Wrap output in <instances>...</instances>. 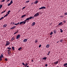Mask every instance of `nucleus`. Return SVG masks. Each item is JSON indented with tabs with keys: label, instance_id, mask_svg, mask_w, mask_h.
Segmentation results:
<instances>
[{
	"label": "nucleus",
	"instance_id": "nucleus-55",
	"mask_svg": "<svg viewBox=\"0 0 67 67\" xmlns=\"http://www.w3.org/2000/svg\"><path fill=\"white\" fill-rule=\"evenodd\" d=\"M5 11H6L5 10L3 12H4H4H5Z\"/></svg>",
	"mask_w": 67,
	"mask_h": 67
},
{
	"label": "nucleus",
	"instance_id": "nucleus-25",
	"mask_svg": "<svg viewBox=\"0 0 67 67\" xmlns=\"http://www.w3.org/2000/svg\"><path fill=\"white\" fill-rule=\"evenodd\" d=\"M60 32H61V33H62V32H63V30H62V29H60Z\"/></svg>",
	"mask_w": 67,
	"mask_h": 67
},
{
	"label": "nucleus",
	"instance_id": "nucleus-23",
	"mask_svg": "<svg viewBox=\"0 0 67 67\" xmlns=\"http://www.w3.org/2000/svg\"><path fill=\"white\" fill-rule=\"evenodd\" d=\"M8 14H7L6 15H5V16H4V18H5V16H8Z\"/></svg>",
	"mask_w": 67,
	"mask_h": 67
},
{
	"label": "nucleus",
	"instance_id": "nucleus-3",
	"mask_svg": "<svg viewBox=\"0 0 67 67\" xmlns=\"http://www.w3.org/2000/svg\"><path fill=\"white\" fill-rule=\"evenodd\" d=\"M38 15H39V13H37L34 15V17H36V16H38Z\"/></svg>",
	"mask_w": 67,
	"mask_h": 67
},
{
	"label": "nucleus",
	"instance_id": "nucleus-26",
	"mask_svg": "<svg viewBox=\"0 0 67 67\" xmlns=\"http://www.w3.org/2000/svg\"><path fill=\"white\" fill-rule=\"evenodd\" d=\"M22 22H23V24H25L26 23V22H25L24 21Z\"/></svg>",
	"mask_w": 67,
	"mask_h": 67
},
{
	"label": "nucleus",
	"instance_id": "nucleus-60",
	"mask_svg": "<svg viewBox=\"0 0 67 67\" xmlns=\"http://www.w3.org/2000/svg\"><path fill=\"white\" fill-rule=\"evenodd\" d=\"M31 61H32V62H33V60H31Z\"/></svg>",
	"mask_w": 67,
	"mask_h": 67
},
{
	"label": "nucleus",
	"instance_id": "nucleus-49",
	"mask_svg": "<svg viewBox=\"0 0 67 67\" xmlns=\"http://www.w3.org/2000/svg\"><path fill=\"white\" fill-rule=\"evenodd\" d=\"M8 54H9V55H10V54H11V53H10V52H8Z\"/></svg>",
	"mask_w": 67,
	"mask_h": 67
},
{
	"label": "nucleus",
	"instance_id": "nucleus-14",
	"mask_svg": "<svg viewBox=\"0 0 67 67\" xmlns=\"http://www.w3.org/2000/svg\"><path fill=\"white\" fill-rule=\"evenodd\" d=\"M14 38L13 37L11 39V40L12 41H14Z\"/></svg>",
	"mask_w": 67,
	"mask_h": 67
},
{
	"label": "nucleus",
	"instance_id": "nucleus-41",
	"mask_svg": "<svg viewBox=\"0 0 67 67\" xmlns=\"http://www.w3.org/2000/svg\"><path fill=\"white\" fill-rule=\"evenodd\" d=\"M2 60V58H1L0 57V61Z\"/></svg>",
	"mask_w": 67,
	"mask_h": 67
},
{
	"label": "nucleus",
	"instance_id": "nucleus-27",
	"mask_svg": "<svg viewBox=\"0 0 67 67\" xmlns=\"http://www.w3.org/2000/svg\"><path fill=\"white\" fill-rule=\"evenodd\" d=\"M10 3H11V4H12L13 3V1H11Z\"/></svg>",
	"mask_w": 67,
	"mask_h": 67
},
{
	"label": "nucleus",
	"instance_id": "nucleus-54",
	"mask_svg": "<svg viewBox=\"0 0 67 67\" xmlns=\"http://www.w3.org/2000/svg\"><path fill=\"white\" fill-rule=\"evenodd\" d=\"M8 53H10V51H8Z\"/></svg>",
	"mask_w": 67,
	"mask_h": 67
},
{
	"label": "nucleus",
	"instance_id": "nucleus-16",
	"mask_svg": "<svg viewBox=\"0 0 67 67\" xmlns=\"http://www.w3.org/2000/svg\"><path fill=\"white\" fill-rule=\"evenodd\" d=\"M7 26V25L6 24H4L3 25V26L4 27H5Z\"/></svg>",
	"mask_w": 67,
	"mask_h": 67
},
{
	"label": "nucleus",
	"instance_id": "nucleus-17",
	"mask_svg": "<svg viewBox=\"0 0 67 67\" xmlns=\"http://www.w3.org/2000/svg\"><path fill=\"white\" fill-rule=\"evenodd\" d=\"M62 24H63V23L62 22L59 23V24L58 25H62Z\"/></svg>",
	"mask_w": 67,
	"mask_h": 67
},
{
	"label": "nucleus",
	"instance_id": "nucleus-39",
	"mask_svg": "<svg viewBox=\"0 0 67 67\" xmlns=\"http://www.w3.org/2000/svg\"><path fill=\"white\" fill-rule=\"evenodd\" d=\"M5 0H3V1H2L1 2H4L5 1Z\"/></svg>",
	"mask_w": 67,
	"mask_h": 67
},
{
	"label": "nucleus",
	"instance_id": "nucleus-22",
	"mask_svg": "<svg viewBox=\"0 0 67 67\" xmlns=\"http://www.w3.org/2000/svg\"><path fill=\"white\" fill-rule=\"evenodd\" d=\"M21 49H22V47H20L18 48V50H19V51H20Z\"/></svg>",
	"mask_w": 67,
	"mask_h": 67
},
{
	"label": "nucleus",
	"instance_id": "nucleus-1",
	"mask_svg": "<svg viewBox=\"0 0 67 67\" xmlns=\"http://www.w3.org/2000/svg\"><path fill=\"white\" fill-rule=\"evenodd\" d=\"M32 18H33V19L34 18V16H30L29 18H27L24 21L26 23V22L27 21H29L30 20H31V19H32Z\"/></svg>",
	"mask_w": 67,
	"mask_h": 67
},
{
	"label": "nucleus",
	"instance_id": "nucleus-28",
	"mask_svg": "<svg viewBox=\"0 0 67 67\" xmlns=\"http://www.w3.org/2000/svg\"><path fill=\"white\" fill-rule=\"evenodd\" d=\"M53 34V32L52 31L50 34V35H52Z\"/></svg>",
	"mask_w": 67,
	"mask_h": 67
},
{
	"label": "nucleus",
	"instance_id": "nucleus-15",
	"mask_svg": "<svg viewBox=\"0 0 67 67\" xmlns=\"http://www.w3.org/2000/svg\"><path fill=\"white\" fill-rule=\"evenodd\" d=\"M11 12V11L10 10H9L7 12V13L8 14H10V12Z\"/></svg>",
	"mask_w": 67,
	"mask_h": 67
},
{
	"label": "nucleus",
	"instance_id": "nucleus-40",
	"mask_svg": "<svg viewBox=\"0 0 67 67\" xmlns=\"http://www.w3.org/2000/svg\"><path fill=\"white\" fill-rule=\"evenodd\" d=\"M3 18H4L3 17H2L1 19H0V20H2V19H3Z\"/></svg>",
	"mask_w": 67,
	"mask_h": 67
},
{
	"label": "nucleus",
	"instance_id": "nucleus-51",
	"mask_svg": "<svg viewBox=\"0 0 67 67\" xmlns=\"http://www.w3.org/2000/svg\"><path fill=\"white\" fill-rule=\"evenodd\" d=\"M16 32H15L14 33V35H15V34H16Z\"/></svg>",
	"mask_w": 67,
	"mask_h": 67
},
{
	"label": "nucleus",
	"instance_id": "nucleus-61",
	"mask_svg": "<svg viewBox=\"0 0 67 67\" xmlns=\"http://www.w3.org/2000/svg\"><path fill=\"white\" fill-rule=\"evenodd\" d=\"M26 67H29V66H26Z\"/></svg>",
	"mask_w": 67,
	"mask_h": 67
},
{
	"label": "nucleus",
	"instance_id": "nucleus-50",
	"mask_svg": "<svg viewBox=\"0 0 67 67\" xmlns=\"http://www.w3.org/2000/svg\"><path fill=\"white\" fill-rule=\"evenodd\" d=\"M14 24H15V23H14V22H13V25Z\"/></svg>",
	"mask_w": 67,
	"mask_h": 67
},
{
	"label": "nucleus",
	"instance_id": "nucleus-58",
	"mask_svg": "<svg viewBox=\"0 0 67 67\" xmlns=\"http://www.w3.org/2000/svg\"><path fill=\"white\" fill-rule=\"evenodd\" d=\"M58 42H59V41L57 42V43H58Z\"/></svg>",
	"mask_w": 67,
	"mask_h": 67
},
{
	"label": "nucleus",
	"instance_id": "nucleus-24",
	"mask_svg": "<svg viewBox=\"0 0 67 67\" xmlns=\"http://www.w3.org/2000/svg\"><path fill=\"white\" fill-rule=\"evenodd\" d=\"M28 65V64H27V63H26L25 64V67H26V66H27V65Z\"/></svg>",
	"mask_w": 67,
	"mask_h": 67
},
{
	"label": "nucleus",
	"instance_id": "nucleus-62",
	"mask_svg": "<svg viewBox=\"0 0 67 67\" xmlns=\"http://www.w3.org/2000/svg\"><path fill=\"white\" fill-rule=\"evenodd\" d=\"M60 17H61V18H63V16H61Z\"/></svg>",
	"mask_w": 67,
	"mask_h": 67
},
{
	"label": "nucleus",
	"instance_id": "nucleus-46",
	"mask_svg": "<svg viewBox=\"0 0 67 67\" xmlns=\"http://www.w3.org/2000/svg\"><path fill=\"white\" fill-rule=\"evenodd\" d=\"M5 61H7V59L5 58Z\"/></svg>",
	"mask_w": 67,
	"mask_h": 67
},
{
	"label": "nucleus",
	"instance_id": "nucleus-7",
	"mask_svg": "<svg viewBox=\"0 0 67 67\" xmlns=\"http://www.w3.org/2000/svg\"><path fill=\"white\" fill-rule=\"evenodd\" d=\"M16 27V26H14L13 27H12L10 29V30H11L12 29H15Z\"/></svg>",
	"mask_w": 67,
	"mask_h": 67
},
{
	"label": "nucleus",
	"instance_id": "nucleus-10",
	"mask_svg": "<svg viewBox=\"0 0 67 67\" xmlns=\"http://www.w3.org/2000/svg\"><path fill=\"white\" fill-rule=\"evenodd\" d=\"M35 22H33L32 23V26H34L35 25Z\"/></svg>",
	"mask_w": 67,
	"mask_h": 67
},
{
	"label": "nucleus",
	"instance_id": "nucleus-43",
	"mask_svg": "<svg viewBox=\"0 0 67 67\" xmlns=\"http://www.w3.org/2000/svg\"><path fill=\"white\" fill-rule=\"evenodd\" d=\"M41 44L39 46V48H40V47H41Z\"/></svg>",
	"mask_w": 67,
	"mask_h": 67
},
{
	"label": "nucleus",
	"instance_id": "nucleus-52",
	"mask_svg": "<svg viewBox=\"0 0 67 67\" xmlns=\"http://www.w3.org/2000/svg\"><path fill=\"white\" fill-rule=\"evenodd\" d=\"M4 13V12H1L2 14V13Z\"/></svg>",
	"mask_w": 67,
	"mask_h": 67
},
{
	"label": "nucleus",
	"instance_id": "nucleus-57",
	"mask_svg": "<svg viewBox=\"0 0 67 67\" xmlns=\"http://www.w3.org/2000/svg\"><path fill=\"white\" fill-rule=\"evenodd\" d=\"M18 31H17L16 32V33H18Z\"/></svg>",
	"mask_w": 67,
	"mask_h": 67
},
{
	"label": "nucleus",
	"instance_id": "nucleus-64",
	"mask_svg": "<svg viewBox=\"0 0 67 67\" xmlns=\"http://www.w3.org/2000/svg\"><path fill=\"white\" fill-rule=\"evenodd\" d=\"M57 67H59V66H57Z\"/></svg>",
	"mask_w": 67,
	"mask_h": 67
},
{
	"label": "nucleus",
	"instance_id": "nucleus-56",
	"mask_svg": "<svg viewBox=\"0 0 67 67\" xmlns=\"http://www.w3.org/2000/svg\"><path fill=\"white\" fill-rule=\"evenodd\" d=\"M12 24V22H11V23H10V24Z\"/></svg>",
	"mask_w": 67,
	"mask_h": 67
},
{
	"label": "nucleus",
	"instance_id": "nucleus-63",
	"mask_svg": "<svg viewBox=\"0 0 67 67\" xmlns=\"http://www.w3.org/2000/svg\"><path fill=\"white\" fill-rule=\"evenodd\" d=\"M1 8L0 7V9H1Z\"/></svg>",
	"mask_w": 67,
	"mask_h": 67
},
{
	"label": "nucleus",
	"instance_id": "nucleus-33",
	"mask_svg": "<svg viewBox=\"0 0 67 67\" xmlns=\"http://www.w3.org/2000/svg\"><path fill=\"white\" fill-rule=\"evenodd\" d=\"M11 3H9V4H8L7 5L8 6H9V5H11Z\"/></svg>",
	"mask_w": 67,
	"mask_h": 67
},
{
	"label": "nucleus",
	"instance_id": "nucleus-31",
	"mask_svg": "<svg viewBox=\"0 0 67 67\" xmlns=\"http://www.w3.org/2000/svg\"><path fill=\"white\" fill-rule=\"evenodd\" d=\"M7 49H11V48L8 47L7 48Z\"/></svg>",
	"mask_w": 67,
	"mask_h": 67
},
{
	"label": "nucleus",
	"instance_id": "nucleus-9",
	"mask_svg": "<svg viewBox=\"0 0 67 67\" xmlns=\"http://www.w3.org/2000/svg\"><path fill=\"white\" fill-rule=\"evenodd\" d=\"M0 57L1 58H2V57H3V53H2V54L1 55Z\"/></svg>",
	"mask_w": 67,
	"mask_h": 67
},
{
	"label": "nucleus",
	"instance_id": "nucleus-2",
	"mask_svg": "<svg viewBox=\"0 0 67 67\" xmlns=\"http://www.w3.org/2000/svg\"><path fill=\"white\" fill-rule=\"evenodd\" d=\"M10 44V42H9V41H6V43L5 45V46H7L8 45H9V44Z\"/></svg>",
	"mask_w": 67,
	"mask_h": 67
},
{
	"label": "nucleus",
	"instance_id": "nucleus-20",
	"mask_svg": "<svg viewBox=\"0 0 67 67\" xmlns=\"http://www.w3.org/2000/svg\"><path fill=\"white\" fill-rule=\"evenodd\" d=\"M67 63H65V64H64V66H67Z\"/></svg>",
	"mask_w": 67,
	"mask_h": 67
},
{
	"label": "nucleus",
	"instance_id": "nucleus-48",
	"mask_svg": "<svg viewBox=\"0 0 67 67\" xmlns=\"http://www.w3.org/2000/svg\"><path fill=\"white\" fill-rule=\"evenodd\" d=\"M63 22L64 23H66V21H65V20H64V21H63Z\"/></svg>",
	"mask_w": 67,
	"mask_h": 67
},
{
	"label": "nucleus",
	"instance_id": "nucleus-47",
	"mask_svg": "<svg viewBox=\"0 0 67 67\" xmlns=\"http://www.w3.org/2000/svg\"><path fill=\"white\" fill-rule=\"evenodd\" d=\"M58 62V61H57L56 63L55 62V64H57Z\"/></svg>",
	"mask_w": 67,
	"mask_h": 67
},
{
	"label": "nucleus",
	"instance_id": "nucleus-45",
	"mask_svg": "<svg viewBox=\"0 0 67 67\" xmlns=\"http://www.w3.org/2000/svg\"><path fill=\"white\" fill-rule=\"evenodd\" d=\"M10 0H7L6 1V2H9V1H10Z\"/></svg>",
	"mask_w": 67,
	"mask_h": 67
},
{
	"label": "nucleus",
	"instance_id": "nucleus-37",
	"mask_svg": "<svg viewBox=\"0 0 67 67\" xmlns=\"http://www.w3.org/2000/svg\"><path fill=\"white\" fill-rule=\"evenodd\" d=\"M22 65H23L24 66H25V64L24 63H22Z\"/></svg>",
	"mask_w": 67,
	"mask_h": 67
},
{
	"label": "nucleus",
	"instance_id": "nucleus-44",
	"mask_svg": "<svg viewBox=\"0 0 67 67\" xmlns=\"http://www.w3.org/2000/svg\"><path fill=\"white\" fill-rule=\"evenodd\" d=\"M0 6V8H1L2 7V5H1Z\"/></svg>",
	"mask_w": 67,
	"mask_h": 67
},
{
	"label": "nucleus",
	"instance_id": "nucleus-30",
	"mask_svg": "<svg viewBox=\"0 0 67 67\" xmlns=\"http://www.w3.org/2000/svg\"><path fill=\"white\" fill-rule=\"evenodd\" d=\"M46 59H47L45 57L43 58V59H45V60H46Z\"/></svg>",
	"mask_w": 67,
	"mask_h": 67
},
{
	"label": "nucleus",
	"instance_id": "nucleus-32",
	"mask_svg": "<svg viewBox=\"0 0 67 67\" xmlns=\"http://www.w3.org/2000/svg\"><path fill=\"white\" fill-rule=\"evenodd\" d=\"M37 42H38V41H37V40H36L35 41V43H37Z\"/></svg>",
	"mask_w": 67,
	"mask_h": 67
},
{
	"label": "nucleus",
	"instance_id": "nucleus-12",
	"mask_svg": "<svg viewBox=\"0 0 67 67\" xmlns=\"http://www.w3.org/2000/svg\"><path fill=\"white\" fill-rule=\"evenodd\" d=\"M49 47V44H47L46 46V47L47 48H48Z\"/></svg>",
	"mask_w": 67,
	"mask_h": 67
},
{
	"label": "nucleus",
	"instance_id": "nucleus-42",
	"mask_svg": "<svg viewBox=\"0 0 67 67\" xmlns=\"http://www.w3.org/2000/svg\"><path fill=\"white\" fill-rule=\"evenodd\" d=\"M47 66H48V65H47V64H45V66L46 67H47Z\"/></svg>",
	"mask_w": 67,
	"mask_h": 67
},
{
	"label": "nucleus",
	"instance_id": "nucleus-18",
	"mask_svg": "<svg viewBox=\"0 0 67 67\" xmlns=\"http://www.w3.org/2000/svg\"><path fill=\"white\" fill-rule=\"evenodd\" d=\"M63 39H61L60 40V42H61V43H62V42H63Z\"/></svg>",
	"mask_w": 67,
	"mask_h": 67
},
{
	"label": "nucleus",
	"instance_id": "nucleus-8",
	"mask_svg": "<svg viewBox=\"0 0 67 67\" xmlns=\"http://www.w3.org/2000/svg\"><path fill=\"white\" fill-rule=\"evenodd\" d=\"M27 39H25L23 40L24 42H27Z\"/></svg>",
	"mask_w": 67,
	"mask_h": 67
},
{
	"label": "nucleus",
	"instance_id": "nucleus-34",
	"mask_svg": "<svg viewBox=\"0 0 67 67\" xmlns=\"http://www.w3.org/2000/svg\"><path fill=\"white\" fill-rule=\"evenodd\" d=\"M64 15H67V13H65L64 14Z\"/></svg>",
	"mask_w": 67,
	"mask_h": 67
},
{
	"label": "nucleus",
	"instance_id": "nucleus-29",
	"mask_svg": "<svg viewBox=\"0 0 67 67\" xmlns=\"http://www.w3.org/2000/svg\"><path fill=\"white\" fill-rule=\"evenodd\" d=\"M51 52V51H49L48 52V54H47V55H49V54H50V53Z\"/></svg>",
	"mask_w": 67,
	"mask_h": 67
},
{
	"label": "nucleus",
	"instance_id": "nucleus-21",
	"mask_svg": "<svg viewBox=\"0 0 67 67\" xmlns=\"http://www.w3.org/2000/svg\"><path fill=\"white\" fill-rule=\"evenodd\" d=\"M20 24V23L19 22L18 23H17V24H15V25H18V24Z\"/></svg>",
	"mask_w": 67,
	"mask_h": 67
},
{
	"label": "nucleus",
	"instance_id": "nucleus-59",
	"mask_svg": "<svg viewBox=\"0 0 67 67\" xmlns=\"http://www.w3.org/2000/svg\"><path fill=\"white\" fill-rule=\"evenodd\" d=\"M54 64H56V62H54Z\"/></svg>",
	"mask_w": 67,
	"mask_h": 67
},
{
	"label": "nucleus",
	"instance_id": "nucleus-35",
	"mask_svg": "<svg viewBox=\"0 0 67 67\" xmlns=\"http://www.w3.org/2000/svg\"><path fill=\"white\" fill-rule=\"evenodd\" d=\"M23 24V22H22V21H21L20 23V24Z\"/></svg>",
	"mask_w": 67,
	"mask_h": 67
},
{
	"label": "nucleus",
	"instance_id": "nucleus-13",
	"mask_svg": "<svg viewBox=\"0 0 67 67\" xmlns=\"http://www.w3.org/2000/svg\"><path fill=\"white\" fill-rule=\"evenodd\" d=\"M25 16H26V15L25 14L22 15L21 16V18H24V17Z\"/></svg>",
	"mask_w": 67,
	"mask_h": 67
},
{
	"label": "nucleus",
	"instance_id": "nucleus-36",
	"mask_svg": "<svg viewBox=\"0 0 67 67\" xmlns=\"http://www.w3.org/2000/svg\"><path fill=\"white\" fill-rule=\"evenodd\" d=\"M30 2V1H26V3H29Z\"/></svg>",
	"mask_w": 67,
	"mask_h": 67
},
{
	"label": "nucleus",
	"instance_id": "nucleus-19",
	"mask_svg": "<svg viewBox=\"0 0 67 67\" xmlns=\"http://www.w3.org/2000/svg\"><path fill=\"white\" fill-rule=\"evenodd\" d=\"M12 49L13 50V51H14V47L13 46L12 47Z\"/></svg>",
	"mask_w": 67,
	"mask_h": 67
},
{
	"label": "nucleus",
	"instance_id": "nucleus-11",
	"mask_svg": "<svg viewBox=\"0 0 67 67\" xmlns=\"http://www.w3.org/2000/svg\"><path fill=\"white\" fill-rule=\"evenodd\" d=\"M53 32H54V34H55V33H56V30H53Z\"/></svg>",
	"mask_w": 67,
	"mask_h": 67
},
{
	"label": "nucleus",
	"instance_id": "nucleus-38",
	"mask_svg": "<svg viewBox=\"0 0 67 67\" xmlns=\"http://www.w3.org/2000/svg\"><path fill=\"white\" fill-rule=\"evenodd\" d=\"M25 8V7H23V8L22 9V10H23Z\"/></svg>",
	"mask_w": 67,
	"mask_h": 67
},
{
	"label": "nucleus",
	"instance_id": "nucleus-53",
	"mask_svg": "<svg viewBox=\"0 0 67 67\" xmlns=\"http://www.w3.org/2000/svg\"><path fill=\"white\" fill-rule=\"evenodd\" d=\"M8 51H9V52H10V50H8Z\"/></svg>",
	"mask_w": 67,
	"mask_h": 67
},
{
	"label": "nucleus",
	"instance_id": "nucleus-6",
	"mask_svg": "<svg viewBox=\"0 0 67 67\" xmlns=\"http://www.w3.org/2000/svg\"><path fill=\"white\" fill-rule=\"evenodd\" d=\"M38 1L36 0L34 2V3L35 4H37V3H38Z\"/></svg>",
	"mask_w": 67,
	"mask_h": 67
},
{
	"label": "nucleus",
	"instance_id": "nucleus-5",
	"mask_svg": "<svg viewBox=\"0 0 67 67\" xmlns=\"http://www.w3.org/2000/svg\"><path fill=\"white\" fill-rule=\"evenodd\" d=\"M20 35H18L16 36V39L17 40H18V38H20Z\"/></svg>",
	"mask_w": 67,
	"mask_h": 67
},
{
	"label": "nucleus",
	"instance_id": "nucleus-4",
	"mask_svg": "<svg viewBox=\"0 0 67 67\" xmlns=\"http://www.w3.org/2000/svg\"><path fill=\"white\" fill-rule=\"evenodd\" d=\"M46 9V7L44 6L42 7L41 8H39V10H41V9Z\"/></svg>",
	"mask_w": 67,
	"mask_h": 67
}]
</instances>
